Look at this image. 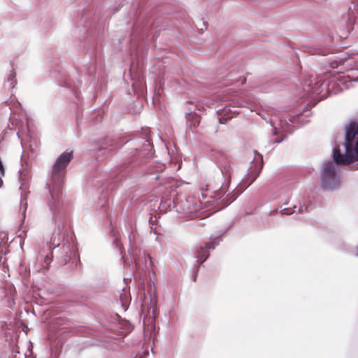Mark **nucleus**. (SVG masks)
I'll return each mask as SVG.
<instances>
[{
  "label": "nucleus",
  "mask_w": 358,
  "mask_h": 358,
  "mask_svg": "<svg viewBox=\"0 0 358 358\" xmlns=\"http://www.w3.org/2000/svg\"><path fill=\"white\" fill-rule=\"evenodd\" d=\"M73 157L72 151L61 153L52 165L50 180L46 182V188L50 196L48 206L57 229L52 235L49 245L50 252L44 257L42 266L48 270L51 263H53L57 269L64 273L75 271L78 266H81L76 244L72 237L66 234L64 225L59 223L60 218H57L62 207V189L66 170Z\"/></svg>",
  "instance_id": "obj_1"
},
{
  "label": "nucleus",
  "mask_w": 358,
  "mask_h": 358,
  "mask_svg": "<svg viewBox=\"0 0 358 358\" xmlns=\"http://www.w3.org/2000/svg\"><path fill=\"white\" fill-rule=\"evenodd\" d=\"M343 141L331 150V159L322 163L320 183L324 191H334L341 182L340 166L357 162L358 169V120L351 119L343 126Z\"/></svg>",
  "instance_id": "obj_2"
},
{
  "label": "nucleus",
  "mask_w": 358,
  "mask_h": 358,
  "mask_svg": "<svg viewBox=\"0 0 358 358\" xmlns=\"http://www.w3.org/2000/svg\"><path fill=\"white\" fill-rule=\"evenodd\" d=\"M211 158L220 170L222 179L217 185H206L207 193L205 194L202 193V196L213 199L211 202H217V206L220 209H223L234 201L237 197L234 193L229 192L233 168L229 159L221 151H213Z\"/></svg>",
  "instance_id": "obj_3"
},
{
  "label": "nucleus",
  "mask_w": 358,
  "mask_h": 358,
  "mask_svg": "<svg viewBox=\"0 0 358 358\" xmlns=\"http://www.w3.org/2000/svg\"><path fill=\"white\" fill-rule=\"evenodd\" d=\"M126 143L132 147L133 151L125 163L113 170V173H115L116 176L111 182L113 184L111 189L117 186V183L134 167L144 163L146 159L152 158L155 155L154 145L148 129L145 131V136H137Z\"/></svg>",
  "instance_id": "obj_4"
},
{
  "label": "nucleus",
  "mask_w": 358,
  "mask_h": 358,
  "mask_svg": "<svg viewBox=\"0 0 358 358\" xmlns=\"http://www.w3.org/2000/svg\"><path fill=\"white\" fill-rule=\"evenodd\" d=\"M336 83L333 80H329L323 77L310 76L305 80L303 84V88L306 95L317 96L315 99L320 101L326 99L330 95L332 87Z\"/></svg>",
  "instance_id": "obj_5"
},
{
  "label": "nucleus",
  "mask_w": 358,
  "mask_h": 358,
  "mask_svg": "<svg viewBox=\"0 0 358 358\" xmlns=\"http://www.w3.org/2000/svg\"><path fill=\"white\" fill-rule=\"evenodd\" d=\"M231 227V224L229 225L224 229H219L213 233L210 236V241L206 242L203 245H200L196 250V259H203L200 265L203 264L209 258L210 251L213 250L215 248L223 241V238L227 231Z\"/></svg>",
  "instance_id": "obj_6"
},
{
  "label": "nucleus",
  "mask_w": 358,
  "mask_h": 358,
  "mask_svg": "<svg viewBox=\"0 0 358 358\" xmlns=\"http://www.w3.org/2000/svg\"><path fill=\"white\" fill-rule=\"evenodd\" d=\"M346 17V30L340 33L341 38H345L348 36L358 38V0H351Z\"/></svg>",
  "instance_id": "obj_7"
},
{
  "label": "nucleus",
  "mask_w": 358,
  "mask_h": 358,
  "mask_svg": "<svg viewBox=\"0 0 358 358\" xmlns=\"http://www.w3.org/2000/svg\"><path fill=\"white\" fill-rule=\"evenodd\" d=\"M255 153L259 157V159L256 161H255V158L252 159L251 162L252 166L250 167L248 173L243 178V183L246 186L245 187H248L257 180L263 169L264 160L262 155L259 154L257 150H255Z\"/></svg>",
  "instance_id": "obj_8"
},
{
  "label": "nucleus",
  "mask_w": 358,
  "mask_h": 358,
  "mask_svg": "<svg viewBox=\"0 0 358 358\" xmlns=\"http://www.w3.org/2000/svg\"><path fill=\"white\" fill-rule=\"evenodd\" d=\"M134 6L132 8V15L134 22L131 24V34L134 38L147 36L149 27L144 23V16L141 15V12L138 13V10H134Z\"/></svg>",
  "instance_id": "obj_9"
},
{
  "label": "nucleus",
  "mask_w": 358,
  "mask_h": 358,
  "mask_svg": "<svg viewBox=\"0 0 358 358\" xmlns=\"http://www.w3.org/2000/svg\"><path fill=\"white\" fill-rule=\"evenodd\" d=\"M218 115V122L220 124H224L228 120H231L234 116L239 114L238 110L235 106L225 105L223 108L217 110Z\"/></svg>",
  "instance_id": "obj_10"
},
{
  "label": "nucleus",
  "mask_w": 358,
  "mask_h": 358,
  "mask_svg": "<svg viewBox=\"0 0 358 358\" xmlns=\"http://www.w3.org/2000/svg\"><path fill=\"white\" fill-rule=\"evenodd\" d=\"M310 115V112L309 110L304 108L303 110H300L296 113L291 115L288 120H285L287 124L288 125H294L296 124V127H299L301 124H304L309 121L308 120H305Z\"/></svg>",
  "instance_id": "obj_11"
},
{
  "label": "nucleus",
  "mask_w": 358,
  "mask_h": 358,
  "mask_svg": "<svg viewBox=\"0 0 358 358\" xmlns=\"http://www.w3.org/2000/svg\"><path fill=\"white\" fill-rule=\"evenodd\" d=\"M123 144L119 142H115L108 137H106L100 142L99 145L96 148L97 152L104 150L106 153L112 154V152L122 148Z\"/></svg>",
  "instance_id": "obj_12"
},
{
  "label": "nucleus",
  "mask_w": 358,
  "mask_h": 358,
  "mask_svg": "<svg viewBox=\"0 0 358 358\" xmlns=\"http://www.w3.org/2000/svg\"><path fill=\"white\" fill-rule=\"evenodd\" d=\"M199 115L196 113V110L190 109L188 113H185V118L189 127H196L199 124L200 121L198 120Z\"/></svg>",
  "instance_id": "obj_13"
},
{
  "label": "nucleus",
  "mask_w": 358,
  "mask_h": 358,
  "mask_svg": "<svg viewBox=\"0 0 358 358\" xmlns=\"http://www.w3.org/2000/svg\"><path fill=\"white\" fill-rule=\"evenodd\" d=\"M92 41V34L87 31L85 33V36L82 37V38L79 39V50H89L91 46V42Z\"/></svg>",
  "instance_id": "obj_14"
},
{
  "label": "nucleus",
  "mask_w": 358,
  "mask_h": 358,
  "mask_svg": "<svg viewBox=\"0 0 358 358\" xmlns=\"http://www.w3.org/2000/svg\"><path fill=\"white\" fill-rule=\"evenodd\" d=\"M31 129L29 126V118H26V124L25 127H22V129L16 133V135L17 136L18 138L21 140V145L22 148H24V139L21 137L22 134H25L27 138H30V141H32V138L30 134Z\"/></svg>",
  "instance_id": "obj_15"
},
{
  "label": "nucleus",
  "mask_w": 358,
  "mask_h": 358,
  "mask_svg": "<svg viewBox=\"0 0 358 358\" xmlns=\"http://www.w3.org/2000/svg\"><path fill=\"white\" fill-rule=\"evenodd\" d=\"M134 329L133 325L127 320H124L117 326L116 330L120 331L122 335H127L132 331Z\"/></svg>",
  "instance_id": "obj_16"
},
{
  "label": "nucleus",
  "mask_w": 358,
  "mask_h": 358,
  "mask_svg": "<svg viewBox=\"0 0 358 358\" xmlns=\"http://www.w3.org/2000/svg\"><path fill=\"white\" fill-rule=\"evenodd\" d=\"M10 64L11 66H13L11 62H10ZM5 82L8 83L9 86L11 88H14L17 85L16 73L13 66L11 67L10 73L8 74L7 77L5 79Z\"/></svg>",
  "instance_id": "obj_17"
},
{
  "label": "nucleus",
  "mask_w": 358,
  "mask_h": 358,
  "mask_svg": "<svg viewBox=\"0 0 358 358\" xmlns=\"http://www.w3.org/2000/svg\"><path fill=\"white\" fill-rule=\"evenodd\" d=\"M148 316L151 317L150 322L155 323L159 314V310L157 307V304L155 302H151L150 306L148 308Z\"/></svg>",
  "instance_id": "obj_18"
},
{
  "label": "nucleus",
  "mask_w": 358,
  "mask_h": 358,
  "mask_svg": "<svg viewBox=\"0 0 358 358\" xmlns=\"http://www.w3.org/2000/svg\"><path fill=\"white\" fill-rule=\"evenodd\" d=\"M120 301L122 309L126 311L130 304L131 297L125 292L120 294Z\"/></svg>",
  "instance_id": "obj_19"
},
{
  "label": "nucleus",
  "mask_w": 358,
  "mask_h": 358,
  "mask_svg": "<svg viewBox=\"0 0 358 358\" xmlns=\"http://www.w3.org/2000/svg\"><path fill=\"white\" fill-rule=\"evenodd\" d=\"M281 212L282 214L289 215L296 212L295 209L297 208V206L296 205L293 206L294 210H292L291 207L285 206L282 208V206H281Z\"/></svg>",
  "instance_id": "obj_20"
},
{
  "label": "nucleus",
  "mask_w": 358,
  "mask_h": 358,
  "mask_svg": "<svg viewBox=\"0 0 358 358\" xmlns=\"http://www.w3.org/2000/svg\"><path fill=\"white\" fill-rule=\"evenodd\" d=\"M143 256L144 257L145 267L147 268L148 261H149L150 266L152 267L153 266V262L151 259V257L149 255H146L145 252L143 254Z\"/></svg>",
  "instance_id": "obj_21"
},
{
  "label": "nucleus",
  "mask_w": 358,
  "mask_h": 358,
  "mask_svg": "<svg viewBox=\"0 0 358 358\" xmlns=\"http://www.w3.org/2000/svg\"><path fill=\"white\" fill-rule=\"evenodd\" d=\"M202 260H203V259H196V262L198 263V265H197L196 271L194 272V278H193L194 281L196 280V278H197V275H198V272H199V268L202 266V265H200V263H201V262Z\"/></svg>",
  "instance_id": "obj_22"
},
{
  "label": "nucleus",
  "mask_w": 358,
  "mask_h": 358,
  "mask_svg": "<svg viewBox=\"0 0 358 358\" xmlns=\"http://www.w3.org/2000/svg\"><path fill=\"white\" fill-rule=\"evenodd\" d=\"M355 256L358 257V246H357L356 248H355Z\"/></svg>",
  "instance_id": "obj_23"
},
{
  "label": "nucleus",
  "mask_w": 358,
  "mask_h": 358,
  "mask_svg": "<svg viewBox=\"0 0 358 358\" xmlns=\"http://www.w3.org/2000/svg\"><path fill=\"white\" fill-rule=\"evenodd\" d=\"M153 178L155 180H158L159 178V174H154Z\"/></svg>",
  "instance_id": "obj_24"
},
{
  "label": "nucleus",
  "mask_w": 358,
  "mask_h": 358,
  "mask_svg": "<svg viewBox=\"0 0 358 358\" xmlns=\"http://www.w3.org/2000/svg\"><path fill=\"white\" fill-rule=\"evenodd\" d=\"M282 139H276L274 143H282Z\"/></svg>",
  "instance_id": "obj_25"
},
{
  "label": "nucleus",
  "mask_w": 358,
  "mask_h": 358,
  "mask_svg": "<svg viewBox=\"0 0 358 358\" xmlns=\"http://www.w3.org/2000/svg\"><path fill=\"white\" fill-rule=\"evenodd\" d=\"M302 208H303V206H301V208H298V213H301L303 212Z\"/></svg>",
  "instance_id": "obj_26"
},
{
  "label": "nucleus",
  "mask_w": 358,
  "mask_h": 358,
  "mask_svg": "<svg viewBox=\"0 0 358 358\" xmlns=\"http://www.w3.org/2000/svg\"><path fill=\"white\" fill-rule=\"evenodd\" d=\"M21 195L22 196V192L21 193ZM23 200L26 201V198L24 197V199H22V197L21 202H23Z\"/></svg>",
  "instance_id": "obj_27"
},
{
  "label": "nucleus",
  "mask_w": 358,
  "mask_h": 358,
  "mask_svg": "<svg viewBox=\"0 0 358 358\" xmlns=\"http://www.w3.org/2000/svg\"><path fill=\"white\" fill-rule=\"evenodd\" d=\"M29 147H30V149H31V152H33L32 144H30V145H29Z\"/></svg>",
  "instance_id": "obj_28"
},
{
  "label": "nucleus",
  "mask_w": 358,
  "mask_h": 358,
  "mask_svg": "<svg viewBox=\"0 0 358 358\" xmlns=\"http://www.w3.org/2000/svg\"><path fill=\"white\" fill-rule=\"evenodd\" d=\"M23 186H24V183H23V182H22V183H21V185H20V189H22V188H23Z\"/></svg>",
  "instance_id": "obj_29"
},
{
  "label": "nucleus",
  "mask_w": 358,
  "mask_h": 358,
  "mask_svg": "<svg viewBox=\"0 0 358 358\" xmlns=\"http://www.w3.org/2000/svg\"><path fill=\"white\" fill-rule=\"evenodd\" d=\"M140 260H141L140 258H138V262H136L137 264H140Z\"/></svg>",
  "instance_id": "obj_30"
},
{
  "label": "nucleus",
  "mask_w": 358,
  "mask_h": 358,
  "mask_svg": "<svg viewBox=\"0 0 358 358\" xmlns=\"http://www.w3.org/2000/svg\"><path fill=\"white\" fill-rule=\"evenodd\" d=\"M322 55H327V53L326 52H322Z\"/></svg>",
  "instance_id": "obj_31"
},
{
  "label": "nucleus",
  "mask_w": 358,
  "mask_h": 358,
  "mask_svg": "<svg viewBox=\"0 0 358 358\" xmlns=\"http://www.w3.org/2000/svg\"><path fill=\"white\" fill-rule=\"evenodd\" d=\"M357 80H358V78H357Z\"/></svg>",
  "instance_id": "obj_32"
}]
</instances>
